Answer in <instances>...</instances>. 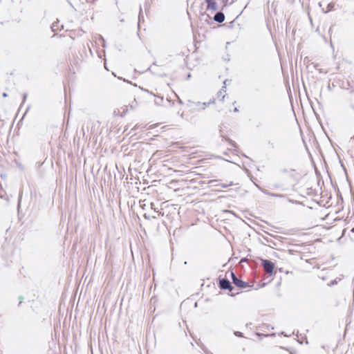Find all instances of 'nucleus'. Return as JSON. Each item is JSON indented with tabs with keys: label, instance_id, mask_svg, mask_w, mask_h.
<instances>
[{
	"label": "nucleus",
	"instance_id": "nucleus-1",
	"mask_svg": "<svg viewBox=\"0 0 354 354\" xmlns=\"http://www.w3.org/2000/svg\"><path fill=\"white\" fill-rule=\"evenodd\" d=\"M231 277L233 283L238 288L243 289L250 286L248 283L239 279L233 272H231Z\"/></svg>",
	"mask_w": 354,
	"mask_h": 354
},
{
	"label": "nucleus",
	"instance_id": "nucleus-2",
	"mask_svg": "<svg viewBox=\"0 0 354 354\" xmlns=\"http://www.w3.org/2000/svg\"><path fill=\"white\" fill-rule=\"evenodd\" d=\"M262 266L265 270V272L268 274H272L274 264L269 260H262Z\"/></svg>",
	"mask_w": 354,
	"mask_h": 354
},
{
	"label": "nucleus",
	"instance_id": "nucleus-3",
	"mask_svg": "<svg viewBox=\"0 0 354 354\" xmlns=\"http://www.w3.org/2000/svg\"><path fill=\"white\" fill-rule=\"evenodd\" d=\"M219 287L221 289L229 290L230 292L234 290V287L231 285L230 281L227 279H220Z\"/></svg>",
	"mask_w": 354,
	"mask_h": 354
},
{
	"label": "nucleus",
	"instance_id": "nucleus-4",
	"mask_svg": "<svg viewBox=\"0 0 354 354\" xmlns=\"http://www.w3.org/2000/svg\"><path fill=\"white\" fill-rule=\"evenodd\" d=\"M207 3V9L216 11L218 10L217 3L214 0H205Z\"/></svg>",
	"mask_w": 354,
	"mask_h": 354
},
{
	"label": "nucleus",
	"instance_id": "nucleus-5",
	"mask_svg": "<svg viewBox=\"0 0 354 354\" xmlns=\"http://www.w3.org/2000/svg\"><path fill=\"white\" fill-rule=\"evenodd\" d=\"M214 20L218 23H222L225 20V15L222 12H217L214 16Z\"/></svg>",
	"mask_w": 354,
	"mask_h": 354
},
{
	"label": "nucleus",
	"instance_id": "nucleus-6",
	"mask_svg": "<svg viewBox=\"0 0 354 354\" xmlns=\"http://www.w3.org/2000/svg\"><path fill=\"white\" fill-rule=\"evenodd\" d=\"M263 193L267 194V195H270V196H274V197H281L282 195L281 194H271L270 193L268 190H265L263 191Z\"/></svg>",
	"mask_w": 354,
	"mask_h": 354
},
{
	"label": "nucleus",
	"instance_id": "nucleus-7",
	"mask_svg": "<svg viewBox=\"0 0 354 354\" xmlns=\"http://www.w3.org/2000/svg\"><path fill=\"white\" fill-rule=\"evenodd\" d=\"M333 7H334V3H328V5L327 6L326 12L330 11L333 8Z\"/></svg>",
	"mask_w": 354,
	"mask_h": 354
},
{
	"label": "nucleus",
	"instance_id": "nucleus-8",
	"mask_svg": "<svg viewBox=\"0 0 354 354\" xmlns=\"http://www.w3.org/2000/svg\"><path fill=\"white\" fill-rule=\"evenodd\" d=\"M268 145H269V147L272 149H274L275 147V145L274 143V142H272V140H268Z\"/></svg>",
	"mask_w": 354,
	"mask_h": 354
},
{
	"label": "nucleus",
	"instance_id": "nucleus-9",
	"mask_svg": "<svg viewBox=\"0 0 354 354\" xmlns=\"http://www.w3.org/2000/svg\"><path fill=\"white\" fill-rule=\"evenodd\" d=\"M225 87L223 86V88L221 91H219V92L218 93V97H220L223 95V93H225Z\"/></svg>",
	"mask_w": 354,
	"mask_h": 354
},
{
	"label": "nucleus",
	"instance_id": "nucleus-10",
	"mask_svg": "<svg viewBox=\"0 0 354 354\" xmlns=\"http://www.w3.org/2000/svg\"><path fill=\"white\" fill-rule=\"evenodd\" d=\"M233 183L231 181L229 184H221L220 185V186L222 187V188H227L230 185H232Z\"/></svg>",
	"mask_w": 354,
	"mask_h": 354
},
{
	"label": "nucleus",
	"instance_id": "nucleus-11",
	"mask_svg": "<svg viewBox=\"0 0 354 354\" xmlns=\"http://www.w3.org/2000/svg\"><path fill=\"white\" fill-rule=\"evenodd\" d=\"M51 28H52L53 31H55L57 28V25L55 24H53Z\"/></svg>",
	"mask_w": 354,
	"mask_h": 354
},
{
	"label": "nucleus",
	"instance_id": "nucleus-12",
	"mask_svg": "<svg viewBox=\"0 0 354 354\" xmlns=\"http://www.w3.org/2000/svg\"><path fill=\"white\" fill-rule=\"evenodd\" d=\"M19 306H20L21 304L22 303L23 300H24V297L23 296H19Z\"/></svg>",
	"mask_w": 354,
	"mask_h": 354
},
{
	"label": "nucleus",
	"instance_id": "nucleus-13",
	"mask_svg": "<svg viewBox=\"0 0 354 354\" xmlns=\"http://www.w3.org/2000/svg\"><path fill=\"white\" fill-rule=\"evenodd\" d=\"M234 334L239 337H243V334L241 332H235Z\"/></svg>",
	"mask_w": 354,
	"mask_h": 354
},
{
	"label": "nucleus",
	"instance_id": "nucleus-14",
	"mask_svg": "<svg viewBox=\"0 0 354 354\" xmlns=\"http://www.w3.org/2000/svg\"><path fill=\"white\" fill-rule=\"evenodd\" d=\"M230 0H223V6H226Z\"/></svg>",
	"mask_w": 354,
	"mask_h": 354
},
{
	"label": "nucleus",
	"instance_id": "nucleus-15",
	"mask_svg": "<svg viewBox=\"0 0 354 354\" xmlns=\"http://www.w3.org/2000/svg\"><path fill=\"white\" fill-rule=\"evenodd\" d=\"M229 141H230V142L232 144V145L233 147H236V143H235L234 141H232V140H230V139H229Z\"/></svg>",
	"mask_w": 354,
	"mask_h": 354
},
{
	"label": "nucleus",
	"instance_id": "nucleus-16",
	"mask_svg": "<svg viewBox=\"0 0 354 354\" xmlns=\"http://www.w3.org/2000/svg\"><path fill=\"white\" fill-rule=\"evenodd\" d=\"M202 105H203V109H205L206 107V103H203Z\"/></svg>",
	"mask_w": 354,
	"mask_h": 354
},
{
	"label": "nucleus",
	"instance_id": "nucleus-17",
	"mask_svg": "<svg viewBox=\"0 0 354 354\" xmlns=\"http://www.w3.org/2000/svg\"><path fill=\"white\" fill-rule=\"evenodd\" d=\"M224 98H225V95H223L221 96V101H223Z\"/></svg>",
	"mask_w": 354,
	"mask_h": 354
},
{
	"label": "nucleus",
	"instance_id": "nucleus-18",
	"mask_svg": "<svg viewBox=\"0 0 354 354\" xmlns=\"http://www.w3.org/2000/svg\"><path fill=\"white\" fill-rule=\"evenodd\" d=\"M3 96L5 97H7V93H3Z\"/></svg>",
	"mask_w": 354,
	"mask_h": 354
},
{
	"label": "nucleus",
	"instance_id": "nucleus-19",
	"mask_svg": "<svg viewBox=\"0 0 354 354\" xmlns=\"http://www.w3.org/2000/svg\"><path fill=\"white\" fill-rule=\"evenodd\" d=\"M233 2H234V0H231V1L230 2V3H232Z\"/></svg>",
	"mask_w": 354,
	"mask_h": 354
},
{
	"label": "nucleus",
	"instance_id": "nucleus-20",
	"mask_svg": "<svg viewBox=\"0 0 354 354\" xmlns=\"http://www.w3.org/2000/svg\"><path fill=\"white\" fill-rule=\"evenodd\" d=\"M26 95L25 94V95H24V99L25 100V98H26Z\"/></svg>",
	"mask_w": 354,
	"mask_h": 354
},
{
	"label": "nucleus",
	"instance_id": "nucleus-21",
	"mask_svg": "<svg viewBox=\"0 0 354 354\" xmlns=\"http://www.w3.org/2000/svg\"><path fill=\"white\" fill-rule=\"evenodd\" d=\"M234 111H238V109L236 108H235Z\"/></svg>",
	"mask_w": 354,
	"mask_h": 354
}]
</instances>
